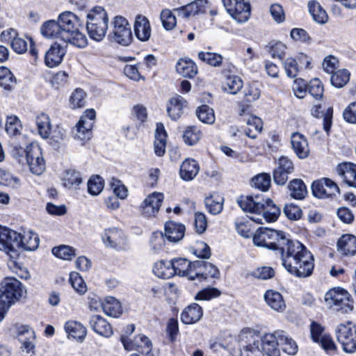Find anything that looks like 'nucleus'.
Instances as JSON below:
<instances>
[{"instance_id": "nucleus-1", "label": "nucleus", "mask_w": 356, "mask_h": 356, "mask_svg": "<svg viewBox=\"0 0 356 356\" xmlns=\"http://www.w3.org/2000/svg\"><path fill=\"white\" fill-rule=\"evenodd\" d=\"M280 254L282 265L291 274L298 277L312 275L314 264V256L300 242L289 239Z\"/></svg>"}, {"instance_id": "nucleus-2", "label": "nucleus", "mask_w": 356, "mask_h": 356, "mask_svg": "<svg viewBox=\"0 0 356 356\" xmlns=\"http://www.w3.org/2000/svg\"><path fill=\"white\" fill-rule=\"evenodd\" d=\"M237 202L243 211L257 215V217L250 218L257 223L261 224L263 219L267 222H274L280 214V209L270 199L264 200L259 195L241 196Z\"/></svg>"}, {"instance_id": "nucleus-3", "label": "nucleus", "mask_w": 356, "mask_h": 356, "mask_svg": "<svg viewBox=\"0 0 356 356\" xmlns=\"http://www.w3.org/2000/svg\"><path fill=\"white\" fill-rule=\"evenodd\" d=\"M58 19L63 30L64 42L79 48L88 44L86 36L80 31L82 26L80 19L73 13L65 11L58 15Z\"/></svg>"}, {"instance_id": "nucleus-4", "label": "nucleus", "mask_w": 356, "mask_h": 356, "mask_svg": "<svg viewBox=\"0 0 356 356\" xmlns=\"http://www.w3.org/2000/svg\"><path fill=\"white\" fill-rule=\"evenodd\" d=\"M326 305L333 310L348 313L353 309V302L348 292L340 287L330 289L325 294Z\"/></svg>"}, {"instance_id": "nucleus-5", "label": "nucleus", "mask_w": 356, "mask_h": 356, "mask_svg": "<svg viewBox=\"0 0 356 356\" xmlns=\"http://www.w3.org/2000/svg\"><path fill=\"white\" fill-rule=\"evenodd\" d=\"M113 26L108 39L123 46L129 45L132 40V33L128 21L122 16H117L114 18Z\"/></svg>"}, {"instance_id": "nucleus-6", "label": "nucleus", "mask_w": 356, "mask_h": 356, "mask_svg": "<svg viewBox=\"0 0 356 356\" xmlns=\"http://www.w3.org/2000/svg\"><path fill=\"white\" fill-rule=\"evenodd\" d=\"M337 339L348 353L356 350V326L351 322L339 324L335 329Z\"/></svg>"}, {"instance_id": "nucleus-7", "label": "nucleus", "mask_w": 356, "mask_h": 356, "mask_svg": "<svg viewBox=\"0 0 356 356\" xmlns=\"http://www.w3.org/2000/svg\"><path fill=\"white\" fill-rule=\"evenodd\" d=\"M227 13L238 22H247L251 14L250 0H222Z\"/></svg>"}, {"instance_id": "nucleus-8", "label": "nucleus", "mask_w": 356, "mask_h": 356, "mask_svg": "<svg viewBox=\"0 0 356 356\" xmlns=\"http://www.w3.org/2000/svg\"><path fill=\"white\" fill-rule=\"evenodd\" d=\"M102 239L106 247L117 250H126L129 243L124 232L118 228L106 229L102 235Z\"/></svg>"}, {"instance_id": "nucleus-9", "label": "nucleus", "mask_w": 356, "mask_h": 356, "mask_svg": "<svg viewBox=\"0 0 356 356\" xmlns=\"http://www.w3.org/2000/svg\"><path fill=\"white\" fill-rule=\"evenodd\" d=\"M25 165H29L32 173L41 175L45 170V163L40 146L31 143L26 146Z\"/></svg>"}, {"instance_id": "nucleus-10", "label": "nucleus", "mask_w": 356, "mask_h": 356, "mask_svg": "<svg viewBox=\"0 0 356 356\" xmlns=\"http://www.w3.org/2000/svg\"><path fill=\"white\" fill-rule=\"evenodd\" d=\"M20 233L0 226V250L7 254L18 255L17 248H19Z\"/></svg>"}, {"instance_id": "nucleus-11", "label": "nucleus", "mask_w": 356, "mask_h": 356, "mask_svg": "<svg viewBox=\"0 0 356 356\" xmlns=\"http://www.w3.org/2000/svg\"><path fill=\"white\" fill-rule=\"evenodd\" d=\"M23 291L22 283L14 277H6L1 282L0 292L11 305L22 296Z\"/></svg>"}, {"instance_id": "nucleus-12", "label": "nucleus", "mask_w": 356, "mask_h": 356, "mask_svg": "<svg viewBox=\"0 0 356 356\" xmlns=\"http://www.w3.org/2000/svg\"><path fill=\"white\" fill-rule=\"evenodd\" d=\"M17 335L19 341L21 343V349L26 353H31L30 356L35 355V333L33 329L28 325H20L17 327Z\"/></svg>"}, {"instance_id": "nucleus-13", "label": "nucleus", "mask_w": 356, "mask_h": 356, "mask_svg": "<svg viewBox=\"0 0 356 356\" xmlns=\"http://www.w3.org/2000/svg\"><path fill=\"white\" fill-rule=\"evenodd\" d=\"M312 193L318 198L328 197L339 192L338 186L331 179L324 178L315 181L312 185Z\"/></svg>"}, {"instance_id": "nucleus-14", "label": "nucleus", "mask_w": 356, "mask_h": 356, "mask_svg": "<svg viewBox=\"0 0 356 356\" xmlns=\"http://www.w3.org/2000/svg\"><path fill=\"white\" fill-rule=\"evenodd\" d=\"M195 261L191 262L185 258H175L171 260L174 276L187 277L189 280H195V272L197 265H193Z\"/></svg>"}, {"instance_id": "nucleus-15", "label": "nucleus", "mask_w": 356, "mask_h": 356, "mask_svg": "<svg viewBox=\"0 0 356 356\" xmlns=\"http://www.w3.org/2000/svg\"><path fill=\"white\" fill-rule=\"evenodd\" d=\"M260 346L267 356H280V339L277 331L274 333L266 334L260 339Z\"/></svg>"}, {"instance_id": "nucleus-16", "label": "nucleus", "mask_w": 356, "mask_h": 356, "mask_svg": "<svg viewBox=\"0 0 356 356\" xmlns=\"http://www.w3.org/2000/svg\"><path fill=\"white\" fill-rule=\"evenodd\" d=\"M163 200V195L154 192L148 195L143 201L141 209L142 213L147 217L154 216L158 213Z\"/></svg>"}, {"instance_id": "nucleus-17", "label": "nucleus", "mask_w": 356, "mask_h": 356, "mask_svg": "<svg viewBox=\"0 0 356 356\" xmlns=\"http://www.w3.org/2000/svg\"><path fill=\"white\" fill-rule=\"evenodd\" d=\"M66 54V49L60 44L55 42L47 51L44 56V63L49 67L59 65Z\"/></svg>"}, {"instance_id": "nucleus-18", "label": "nucleus", "mask_w": 356, "mask_h": 356, "mask_svg": "<svg viewBox=\"0 0 356 356\" xmlns=\"http://www.w3.org/2000/svg\"><path fill=\"white\" fill-rule=\"evenodd\" d=\"M193 265H197L195 277L200 282L207 280L208 277L217 278L220 275L218 268L209 262L195 261Z\"/></svg>"}, {"instance_id": "nucleus-19", "label": "nucleus", "mask_w": 356, "mask_h": 356, "mask_svg": "<svg viewBox=\"0 0 356 356\" xmlns=\"http://www.w3.org/2000/svg\"><path fill=\"white\" fill-rule=\"evenodd\" d=\"M292 148L300 159H305L308 156L309 149L308 142L305 136L299 132L293 133L291 137Z\"/></svg>"}, {"instance_id": "nucleus-20", "label": "nucleus", "mask_w": 356, "mask_h": 356, "mask_svg": "<svg viewBox=\"0 0 356 356\" xmlns=\"http://www.w3.org/2000/svg\"><path fill=\"white\" fill-rule=\"evenodd\" d=\"M90 327L98 334L108 338L113 334V329L110 323L99 315H93L89 321Z\"/></svg>"}, {"instance_id": "nucleus-21", "label": "nucleus", "mask_w": 356, "mask_h": 356, "mask_svg": "<svg viewBox=\"0 0 356 356\" xmlns=\"http://www.w3.org/2000/svg\"><path fill=\"white\" fill-rule=\"evenodd\" d=\"M42 35L48 39H60L64 42L63 30L58 19L48 20L43 23L40 28Z\"/></svg>"}, {"instance_id": "nucleus-22", "label": "nucleus", "mask_w": 356, "mask_h": 356, "mask_svg": "<svg viewBox=\"0 0 356 356\" xmlns=\"http://www.w3.org/2000/svg\"><path fill=\"white\" fill-rule=\"evenodd\" d=\"M108 21L93 20L88 21L86 29L90 38L95 41L99 42L105 37L108 29Z\"/></svg>"}, {"instance_id": "nucleus-23", "label": "nucleus", "mask_w": 356, "mask_h": 356, "mask_svg": "<svg viewBox=\"0 0 356 356\" xmlns=\"http://www.w3.org/2000/svg\"><path fill=\"white\" fill-rule=\"evenodd\" d=\"M186 106V101L181 96L177 95L169 100L167 112L172 120H177L183 114Z\"/></svg>"}, {"instance_id": "nucleus-24", "label": "nucleus", "mask_w": 356, "mask_h": 356, "mask_svg": "<svg viewBox=\"0 0 356 356\" xmlns=\"http://www.w3.org/2000/svg\"><path fill=\"white\" fill-rule=\"evenodd\" d=\"M1 38L3 41L11 40V47L18 54L24 53L27 50L26 41L17 37L16 32L13 29L3 31L1 34Z\"/></svg>"}, {"instance_id": "nucleus-25", "label": "nucleus", "mask_w": 356, "mask_h": 356, "mask_svg": "<svg viewBox=\"0 0 356 356\" xmlns=\"http://www.w3.org/2000/svg\"><path fill=\"white\" fill-rule=\"evenodd\" d=\"M92 127L90 121L79 120L72 130L74 138L83 143L88 141L92 138Z\"/></svg>"}, {"instance_id": "nucleus-26", "label": "nucleus", "mask_w": 356, "mask_h": 356, "mask_svg": "<svg viewBox=\"0 0 356 356\" xmlns=\"http://www.w3.org/2000/svg\"><path fill=\"white\" fill-rule=\"evenodd\" d=\"M202 315V307L197 303H192L182 312L181 321L185 324H193L199 321Z\"/></svg>"}, {"instance_id": "nucleus-27", "label": "nucleus", "mask_w": 356, "mask_h": 356, "mask_svg": "<svg viewBox=\"0 0 356 356\" xmlns=\"http://www.w3.org/2000/svg\"><path fill=\"white\" fill-rule=\"evenodd\" d=\"M199 170V164L195 160L186 159L180 166V177L184 181H191L197 176Z\"/></svg>"}, {"instance_id": "nucleus-28", "label": "nucleus", "mask_w": 356, "mask_h": 356, "mask_svg": "<svg viewBox=\"0 0 356 356\" xmlns=\"http://www.w3.org/2000/svg\"><path fill=\"white\" fill-rule=\"evenodd\" d=\"M136 36L140 41H147L151 35V27L148 19L143 16H138L134 24Z\"/></svg>"}, {"instance_id": "nucleus-29", "label": "nucleus", "mask_w": 356, "mask_h": 356, "mask_svg": "<svg viewBox=\"0 0 356 356\" xmlns=\"http://www.w3.org/2000/svg\"><path fill=\"white\" fill-rule=\"evenodd\" d=\"M264 297L266 302L271 309L278 312L284 311L286 304L280 293L274 290H268Z\"/></svg>"}, {"instance_id": "nucleus-30", "label": "nucleus", "mask_w": 356, "mask_h": 356, "mask_svg": "<svg viewBox=\"0 0 356 356\" xmlns=\"http://www.w3.org/2000/svg\"><path fill=\"white\" fill-rule=\"evenodd\" d=\"M337 171L345 182L356 188V164L347 162L341 163L337 167Z\"/></svg>"}, {"instance_id": "nucleus-31", "label": "nucleus", "mask_w": 356, "mask_h": 356, "mask_svg": "<svg viewBox=\"0 0 356 356\" xmlns=\"http://www.w3.org/2000/svg\"><path fill=\"white\" fill-rule=\"evenodd\" d=\"M337 248L344 255L356 253V237L352 234H344L337 241Z\"/></svg>"}, {"instance_id": "nucleus-32", "label": "nucleus", "mask_w": 356, "mask_h": 356, "mask_svg": "<svg viewBox=\"0 0 356 356\" xmlns=\"http://www.w3.org/2000/svg\"><path fill=\"white\" fill-rule=\"evenodd\" d=\"M185 227L181 224L173 222H167L165 225V238L169 241L177 242L183 238L184 236Z\"/></svg>"}, {"instance_id": "nucleus-33", "label": "nucleus", "mask_w": 356, "mask_h": 356, "mask_svg": "<svg viewBox=\"0 0 356 356\" xmlns=\"http://www.w3.org/2000/svg\"><path fill=\"white\" fill-rule=\"evenodd\" d=\"M207 0H196L177 10L180 15L184 17L194 16L198 13L206 12Z\"/></svg>"}, {"instance_id": "nucleus-34", "label": "nucleus", "mask_w": 356, "mask_h": 356, "mask_svg": "<svg viewBox=\"0 0 356 356\" xmlns=\"http://www.w3.org/2000/svg\"><path fill=\"white\" fill-rule=\"evenodd\" d=\"M167 133L163 124L161 122L156 124L155 130L154 152L159 156H163L165 152Z\"/></svg>"}, {"instance_id": "nucleus-35", "label": "nucleus", "mask_w": 356, "mask_h": 356, "mask_svg": "<svg viewBox=\"0 0 356 356\" xmlns=\"http://www.w3.org/2000/svg\"><path fill=\"white\" fill-rule=\"evenodd\" d=\"M289 239L284 232L273 229L268 250L280 254Z\"/></svg>"}, {"instance_id": "nucleus-36", "label": "nucleus", "mask_w": 356, "mask_h": 356, "mask_svg": "<svg viewBox=\"0 0 356 356\" xmlns=\"http://www.w3.org/2000/svg\"><path fill=\"white\" fill-rule=\"evenodd\" d=\"M65 330L71 337L82 341L87 334V330L84 325L76 321H68L65 325Z\"/></svg>"}, {"instance_id": "nucleus-37", "label": "nucleus", "mask_w": 356, "mask_h": 356, "mask_svg": "<svg viewBox=\"0 0 356 356\" xmlns=\"http://www.w3.org/2000/svg\"><path fill=\"white\" fill-rule=\"evenodd\" d=\"M177 72L184 77L193 78L197 73L195 63L191 59H181L176 65Z\"/></svg>"}, {"instance_id": "nucleus-38", "label": "nucleus", "mask_w": 356, "mask_h": 356, "mask_svg": "<svg viewBox=\"0 0 356 356\" xmlns=\"http://www.w3.org/2000/svg\"><path fill=\"white\" fill-rule=\"evenodd\" d=\"M308 9L315 22L321 24L327 22L328 19L327 13L318 1L315 0L309 1L308 2Z\"/></svg>"}, {"instance_id": "nucleus-39", "label": "nucleus", "mask_w": 356, "mask_h": 356, "mask_svg": "<svg viewBox=\"0 0 356 356\" xmlns=\"http://www.w3.org/2000/svg\"><path fill=\"white\" fill-rule=\"evenodd\" d=\"M277 337L280 339V346L284 353L291 355L297 353L298 348L296 342L284 331H277Z\"/></svg>"}, {"instance_id": "nucleus-40", "label": "nucleus", "mask_w": 356, "mask_h": 356, "mask_svg": "<svg viewBox=\"0 0 356 356\" xmlns=\"http://www.w3.org/2000/svg\"><path fill=\"white\" fill-rule=\"evenodd\" d=\"M20 247L25 250H35L38 248L40 243V238L37 234L33 232H24L20 234L19 239Z\"/></svg>"}, {"instance_id": "nucleus-41", "label": "nucleus", "mask_w": 356, "mask_h": 356, "mask_svg": "<svg viewBox=\"0 0 356 356\" xmlns=\"http://www.w3.org/2000/svg\"><path fill=\"white\" fill-rule=\"evenodd\" d=\"M273 229L259 228L253 235V243L256 246L268 249Z\"/></svg>"}, {"instance_id": "nucleus-42", "label": "nucleus", "mask_w": 356, "mask_h": 356, "mask_svg": "<svg viewBox=\"0 0 356 356\" xmlns=\"http://www.w3.org/2000/svg\"><path fill=\"white\" fill-rule=\"evenodd\" d=\"M153 272L159 278L169 279L172 277L175 271L172 268L171 260L169 261H160L155 263Z\"/></svg>"}, {"instance_id": "nucleus-43", "label": "nucleus", "mask_w": 356, "mask_h": 356, "mask_svg": "<svg viewBox=\"0 0 356 356\" xmlns=\"http://www.w3.org/2000/svg\"><path fill=\"white\" fill-rule=\"evenodd\" d=\"M288 188L291 197L296 200H302L307 193L305 184L300 179H295L291 181Z\"/></svg>"}, {"instance_id": "nucleus-44", "label": "nucleus", "mask_w": 356, "mask_h": 356, "mask_svg": "<svg viewBox=\"0 0 356 356\" xmlns=\"http://www.w3.org/2000/svg\"><path fill=\"white\" fill-rule=\"evenodd\" d=\"M204 202L206 207L210 213L217 215L222 211L224 202L223 197L218 194H213L207 197Z\"/></svg>"}, {"instance_id": "nucleus-45", "label": "nucleus", "mask_w": 356, "mask_h": 356, "mask_svg": "<svg viewBox=\"0 0 356 356\" xmlns=\"http://www.w3.org/2000/svg\"><path fill=\"white\" fill-rule=\"evenodd\" d=\"M36 125L39 134L43 138H48L51 135V122L49 117L45 113H40L36 118Z\"/></svg>"}, {"instance_id": "nucleus-46", "label": "nucleus", "mask_w": 356, "mask_h": 356, "mask_svg": "<svg viewBox=\"0 0 356 356\" xmlns=\"http://www.w3.org/2000/svg\"><path fill=\"white\" fill-rule=\"evenodd\" d=\"M103 312L112 317H118L121 314L120 302L113 297H107L103 302Z\"/></svg>"}, {"instance_id": "nucleus-47", "label": "nucleus", "mask_w": 356, "mask_h": 356, "mask_svg": "<svg viewBox=\"0 0 356 356\" xmlns=\"http://www.w3.org/2000/svg\"><path fill=\"white\" fill-rule=\"evenodd\" d=\"M82 177L79 172L74 170L66 171L63 178V185L70 189H76L81 183Z\"/></svg>"}, {"instance_id": "nucleus-48", "label": "nucleus", "mask_w": 356, "mask_h": 356, "mask_svg": "<svg viewBox=\"0 0 356 356\" xmlns=\"http://www.w3.org/2000/svg\"><path fill=\"white\" fill-rule=\"evenodd\" d=\"M259 339H253L249 343L243 346L241 350V356H264V353L260 346Z\"/></svg>"}, {"instance_id": "nucleus-49", "label": "nucleus", "mask_w": 356, "mask_h": 356, "mask_svg": "<svg viewBox=\"0 0 356 356\" xmlns=\"http://www.w3.org/2000/svg\"><path fill=\"white\" fill-rule=\"evenodd\" d=\"M243 87V81L236 75L227 76L226 80L223 84V89L228 93L235 95Z\"/></svg>"}, {"instance_id": "nucleus-50", "label": "nucleus", "mask_w": 356, "mask_h": 356, "mask_svg": "<svg viewBox=\"0 0 356 356\" xmlns=\"http://www.w3.org/2000/svg\"><path fill=\"white\" fill-rule=\"evenodd\" d=\"M198 58L204 63L215 67H220L223 60L222 55L213 52L200 51L198 53Z\"/></svg>"}, {"instance_id": "nucleus-51", "label": "nucleus", "mask_w": 356, "mask_h": 356, "mask_svg": "<svg viewBox=\"0 0 356 356\" xmlns=\"http://www.w3.org/2000/svg\"><path fill=\"white\" fill-rule=\"evenodd\" d=\"M201 136V131L197 127L189 126L184 131L183 139L186 144L191 146L200 140Z\"/></svg>"}, {"instance_id": "nucleus-52", "label": "nucleus", "mask_w": 356, "mask_h": 356, "mask_svg": "<svg viewBox=\"0 0 356 356\" xmlns=\"http://www.w3.org/2000/svg\"><path fill=\"white\" fill-rule=\"evenodd\" d=\"M196 115L198 119L204 123L211 124L215 122L213 109L208 105L200 106L196 111Z\"/></svg>"}, {"instance_id": "nucleus-53", "label": "nucleus", "mask_w": 356, "mask_h": 356, "mask_svg": "<svg viewBox=\"0 0 356 356\" xmlns=\"http://www.w3.org/2000/svg\"><path fill=\"white\" fill-rule=\"evenodd\" d=\"M350 79V73L347 70L343 69L334 72L331 76V83L335 88L343 87Z\"/></svg>"}, {"instance_id": "nucleus-54", "label": "nucleus", "mask_w": 356, "mask_h": 356, "mask_svg": "<svg viewBox=\"0 0 356 356\" xmlns=\"http://www.w3.org/2000/svg\"><path fill=\"white\" fill-rule=\"evenodd\" d=\"M52 254L64 260H71L76 255V250L69 245H60L52 248Z\"/></svg>"}, {"instance_id": "nucleus-55", "label": "nucleus", "mask_w": 356, "mask_h": 356, "mask_svg": "<svg viewBox=\"0 0 356 356\" xmlns=\"http://www.w3.org/2000/svg\"><path fill=\"white\" fill-rule=\"evenodd\" d=\"M254 187L262 191H267L271 183L270 175L268 173H261L252 179Z\"/></svg>"}, {"instance_id": "nucleus-56", "label": "nucleus", "mask_w": 356, "mask_h": 356, "mask_svg": "<svg viewBox=\"0 0 356 356\" xmlns=\"http://www.w3.org/2000/svg\"><path fill=\"white\" fill-rule=\"evenodd\" d=\"M70 282L73 289L79 294H83L86 292V284L78 273L72 272L70 273Z\"/></svg>"}, {"instance_id": "nucleus-57", "label": "nucleus", "mask_w": 356, "mask_h": 356, "mask_svg": "<svg viewBox=\"0 0 356 356\" xmlns=\"http://www.w3.org/2000/svg\"><path fill=\"white\" fill-rule=\"evenodd\" d=\"M134 346L138 348H144V350H141V353L145 355V356H154L151 353L152 343L146 336L138 335L135 338Z\"/></svg>"}, {"instance_id": "nucleus-58", "label": "nucleus", "mask_w": 356, "mask_h": 356, "mask_svg": "<svg viewBox=\"0 0 356 356\" xmlns=\"http://www.w3.org/2000/svg\"><path fill=\"white\" fill-rule=\"evenodd\" d=\"M309 93L316 99H319L323 97V86L318 79H313L307 84Z\"/></svg>"}, {"instance_id": "nucleus-59", "label": "nucleus", "mask_w": 356, "mask_h": 356, "mask_svg": "<svg viewBox=\"0 0 356 356\" xmlns=\"http://www.w3.org/2000/svg\"><path fill=\"white\" fill-rule=\"evenodd\" d=\"M22 125L16 116H10L7 118L6 131L10 136H17L20 134Z\"/></svg>"}, {"instance_id": "nucleus-60", "label": "nucleus", "mask_w": 356, "mask_h": 356, "mask_svg": "<svg viewBox=\"0 0 356 356\" xmlns=\"http://www.w3.org/2000/svg\"><path fill=\"white\" fill-rule=\"evenodd\" d=\"M104 181L100 176L90 178L88 181V191L92 195H97L101 193L104 188Z\"/></svg>"}, {"instance_id": "nucleus-61", "label": "nucleus", "mask_w": 356, "mask_h": 356, "mask_svg": "<svg viewBox=\"0 0 356 356\" xmlns=\"http://www.w3.org/2000/svg\"><path fill=\"white\" fill-rule=\"evenodd\" d=\"M85 92L80 88H76L70 98V102L73 108H81L85 105Z\"/></svg>"}, {"instance_id": "nucleus-62", "label": "nucleus", "mask_w": 356, "mask_h": 356, "mask_svg": "<svg viewBox=\"0 0 356 356\" xmlns=\"http://www.w3.org/2000/svg\"><path fill=\"white\" fill-rule=\"evenodd\" d=\"M220 295V292L216 288H205L195 295V299L196 300H210Z\"/></svg>"}, {"instance_id": "nucleus-63", "label": "nucleus", "mask_w": 356, "mask_h": 356, "mask_svg": "<svg viewBox=\"0 0 356 356\" xmlns=\"http://www.w3.org/2000/svg\"><path fill=\"white\" fill-rule=\"evenodd\" d=\"M110 186L116 197H118L120 199H124L127 196L128 191L120 180L115 178H112L110 181Z\"/></svg>"}, {"instance_id": "nucleus-64", "label": "nucleus", "mask_w": 356, "mask_h": 356, "mask_svg": "<svg viewBox=\"0 0 356 356\" xmlns=\"http://www.w3.org/2000/svg\"><path fill=\"white\" fill-rule=\"evenodd\" d=\"M165 236L161 232H155L152 234L150 238V245L152 249L155 252H159L163 249L165 245Z\"/></svg>"}]
</instances>
